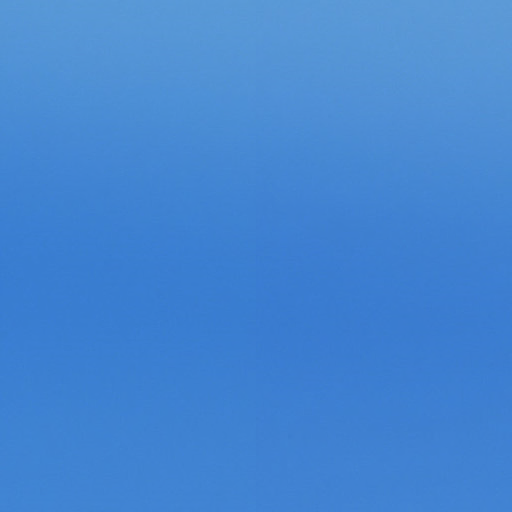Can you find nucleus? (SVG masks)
<instances>
[{
	"mask_svg": "<svg viewBox=\"0 0 512 512\" xmlns=\"http://www.w3.org/2000/svg\"><path fill=\"white\" fill-rule=\"evenodd\" d=\"M449 495H452V484H449Z\"/></svg>",
	"mask_w": 512,
	"mask_h": 512,
	"instance_id": "obj_35",
	"label": "nucleus"
},
{
	"mask_svg": "<svg viewBox=\"0 0 512 512\" xmlns=\"http://www.w3.org/2000/svg\"><path fill=\"white\" fill-rule=\"evenodd\" d=\"M449 459H452V432H449Z\"/></svg>",
	"mask_w": 512,
	"mask_h": 512,
	"instance_id": "obj_8",
	"label": "nucleus"
},
{
	"mask_svg": "<svg viewBox=\"0 0 512 512\" xmlns=\"http://www.w3.org/2000/svg\"><path fill=\"white\" fill-rule=\"evenodd\" d=\"M449 249H452V236H449Z\"/></svg>",
	"mask_w": 512,
	"mask_h": 512,
	"instance_id": "obj_30",
	"label": "nucleus"
},
{
	"mask_svg": "<svg viewBox=\"0 0 512 512\" xmlns=\"http://www.w3.org/2000/svg\"><path fill=\"white\" fill-rule=\"evenodd\" d=\"M449 495H452V484H449Z\"/></svg>",
	"mask_w": 512,
	"mask_h": 512,
	"instance_id": "obj_37",
	"label": "nucleus"
},
{
	"mask_svg": "<svg viewBox=\"0 0 512 512\" xmlns=\"http://www.w3.org/2000/svg\"><path fill=\"white\" fill-rule=\"evenodd\" d=\"M449 512H452V504H449Z\"/></svg>",
	"mask_w": 512,
	"mask_h": 512,
	"instance_id": "obj_49",
	"label": "nucleus"
},
{
	"mask_svg": "<svg viewBox=\"0 0 512 512\" xmlns=\"http://www.w3.org/2000/svg\"><path fill=\"white\" fill-rule=\"evenodd\" d=\"M449 459H452V432H449Z\"/></svg>",
	"mask_w": 512,
	"mask_h": 512,
	"instance_id": "obj_1",
	"label": "nucleus"
},
{
	"mask_svg": "<svg viewBox=\"0 0 512 512\" xmlns=\"http://www.w3.org/2000/svg\"><path fill=\"white\" fill-rule=\"evenodd\" d=\"M449 483H452V466H449Z\"/></svg>",
	"mask_w": 512,
	"mask_h": 512,
	"instance_id": "obj_18",
	"label": "nucleus"
},
{
	"mask_svg": "<svg viewBox=\"0 0 512 512\" xmlns=\"http://www.w3.org/2000/svg\"><path fill=\"white\" fill-rule=\"evenodd\" d=\"M449 235H452V228H449Z\"/></svg>",
	"mask_w": 512,
	"mask_h": 512,
	"instance_id": "obj_53",
	"label": "nucleus"
},
{
	"mask_svg": "<svg viewBox=\"0 0 512 512\" xmlns=\"http://www.w3.org/2000/svg\"><path fill=\"white\" fill-rule=\"evenodd\" d=\"M449 459H452V432H449Z\"/></svg>",
	"mask_w": 512,
	"mask_h": 512,
	"instance_id": "obj_6",
	"label": "nucleus"
},
{
	"mask_svg": "<svg viewBox=\"0 0 512 512\" xmlns=\"http://www.w3.org/2000/svg\"><path fill=\"white\" fill-rule=\"evenodd\" d=\"M449 495H452V484H449Z\"/></svg>",
	"mask_w": 512,
	"mask_h": 512,
	"instance_id": "obj_36",
	"label": "nucleus"
},
{
	"mask_svg": "<svg viewBox=\"0 0 512 512\" xmlns=\"http://www.w3.org/2000/svg\"><path fill=\"white\" fill-rule=\"evenodd\" d=\"M449 459H452V432H449Z\"/></svg>",
	"mask_w": 512,
	"mask_h": 512,
	"instance_id": "obj_9",
	"label": "nucleus"
},
{
	"mask_svg": "<svg viewBox=\"0 0 512 512\" xmlns=\"http://www.w3.org/2000/svg\"><path fill=\"white\" fill-rule=\"evenodd\" d=\"M449 219H452V204H449Z\"/></svg>",
	"mask_w": 512,
	"mask_h": 512,
	"instance_id": "obj_23",
	"label": "nucleus"
},
{
	"mask_svg": "<svg viewBox=\"0 0 512 512\" xmlns=\"http://www.w3.org/2000/svg\"><path fill=\"white\" fill-rule=\"evenodd\" d=\"M449 512H452V504H449Z\"/></svg>",
	"mask_w": 512,
	"mask_h": 512,
	"instance_id": "obj_51",
	"label": "nucleus"
},
{
	"mask_svg": "<svg viewBox=\"0 0 512 512\" xmlns=\"http://www.w3.org/2000/svg\"><path fill=\"white\" fill-rule=\"evenodd\" d=\"M449 415H452V408H449Z\"/></svg>",
	"mask_w": 512,
	"mask_h": 512,
	"instance_id": "obj_57",
	"label": "nucleus"
},
{
	"mask_svg": "<svg viewBox=\"0 0 512 512\" xmlns=\"http://www.w3.org/2000/svg\"><path fill=\"white\" fill-rule=\"evenodd\" d=\"M449 512H452V504H449Z\"/></svg>",
	"mask_w": 512,
	"mask_h": 512,
	"instance_id": "obj_41",
	"label": "nucleus"
},
{
	"mask_svg": "<svg viewBox=\"0 0 512 512\" xmlns=\"http://www.w3.org/2000/svg\"><path fill=\"white\" fill-rule=\"evenodd\" d=\"M449 512H452V504H449Z\"/></svg>",
	"mask_w": 512,
	"mask_h": 512,
	"instance_id": "obj_40",
	"label": "nucleus"
},
{
	"mask_svg": "<svg viewBox=\"0 0 512 512\" xmlns=\"http://www.w3.org/2000/svg\"><path fill=\"white\" fill-rule=\"evenodd\" d=\"M449 512H452V504H449Z\"/></svg>",
	"mask_w": 512,
	"mask_h": 512,
	"instance_id": "obj_48",
	"label": "nucleus"
},
{
	"mask_svg": "<svg viewBox=\"0 0 512 512\" xmlns=\"http://www.w3.org/2000/svg\"><path fill=\"white\" fill-rule=\"evenodd\" d=\"M449 459H452V432H449Z\"/></svg>",
	"mask_w": 512,
	"mask_h": 512,
	"instance_id": "obj_7",
	"label": "nucleus"
},
{
	"mask_svg": "<svg viewBox=\"0 0 512 512\" xmlns=\"http://www.w3.org/2000/svg\"><path fill=\"white\" fill-rule=\"evenodd\" d=\"M449 483H452V466H449Z\"/></svg>",
	"mask_w": 512,
	"mask_h": 512,
	"instance_id": "obj_21",
	"label": "nucleus"
},
{
	"mask_svg": "<svg viewBox=\"0 0 512 512\" xmlns=\"http://www.w3.org/2000/svg\"><path fill=\"white\" fill-rule=\"evenodd\" d=\"M449 483H452V466H449Z\"/></svg>",
	"mask_w": 512,
	"mask_h": 512,
	"instance_id": "obj_19",
	"label": "nucleus"
},
{
	"mask_svg": "<svg viewBox=\"0 0 512 512\" xmlns=\"http://www.w3.org/2000/svg\"><path fill=\"white\" fill-rule=\"evenodd\" d=\"M449 459H452V432H449Z\"/></svg>",
	"mask_w": 512,
	"mask_h": 512,
	"instance_id": "obj_11",
	"label": "nucleus"
},
{
	"mask_svg": "<svg viewBox=\"0 0 512 512\" xmlns=\"http://www.w3.org/2000/svg\"><path fill=\"white\" fill-rule=\"evenodd\" d=\"M449 219H452V204H449Z\"/></svg>",
	"mask_w": 512,
	"mask_h": 512,
	"instance_id": "obj_28",
	"label": "nucleus"
},
{
	"mask_svg": "<svg viewBox=\"0 0 512 512\" xmlns=\"http://www.w3.org/2000/svg\"><path fill=\"white\" fill-rule=\"evenodd\" d=\"M449 483H452V466H449Z\"/></svg>",
	"mask_w": 512,
	"mask_h": 512,
	"instance_id": "obj_17",
	"label": "nucleus"
},
{
	"mask_svg": "<svg viewBox=\"0 0 512 512\" xmlns=\"http://www.w3.org/2000/svg\"><path fill=\"white\" fill-rule=\"evenodd\" d=\"M449 415H452V408H449Z\"/></svg>",
	"mask_w": 512,
	"mask_h": 512,
	"instance_id": "obj_56",
	"label": "nucleus"
},
{
	"mask_svg": "<svg viewBox=\"0 0 512 512\" xmlns=\"http://www.w3.org/2000/svg\"><path fill=\"white\" fill-rule=\"evenodd\" d=\"M449 459H452V432H449Z\"/></svg>",
	"mask_w": 512,
	"mask_h": 512,
	"instance_id": "obj_3",
	"label": "nucleus"
},
{
	"mask_svg": "<svg viewBox=\"0 0 512 512\" xmlns=\"http://www.w3.org/2000/svg\"><path fill=\"white\" fill-rule=\"evenodd\" d=\"M449 495H452V484H449Z\"/></svg>",
	"mask_w": 512,
	"mask_h": 512,
	"instance_id": "obj_38",
	"label": "nucleus"
},
{
	"mask_svg": "<svg viewBox=\"0 0 512 512\" xmlns=\"http://www.w3.org/2000/svg\"><path fill=\"white\" fill-rule=\"evenodd\" d=\"M449 512H452V504H449Z\"/></svg>",
	"mask_w": 512,
	"mask_h": 512,
	"instance_id": "obj_50",
	"label": "nucleus"
},
{
	"mask_svg": "<svg viewBox=\"0 0 512 512\" xmlns=\"http://www.w3.org/2000/svg\"><path fill=\"white\" fill-rule=\"evenodd\" d=\"M449 249H452V236H449Z\"/></svg>",
	"mask_w": 512,
	"mask_h": 512,
	"instance_id": "obj_32",
	"label": "nucleus"
},
{
	"mask_svg": "<svg viewBox=\"0 0 512 512\" xmlns=\"http://www.w3.org/2000/svg\"><path fill=\"white\" fill-rule=\"evenodd\" d=\"M449 219H452V204H449Z\"/></svg>",
	"mask_w": 512,
	"mask_h": 512,
	"instance_id": "obj_24",
	"label": "nucleus"
},
{
	"mask_svg": "<svg viewBox=\"0 0 512 512\" xmlns=\"http://www.w3.org/2000/svg\"><path fill=\"white\" fill-rule=\"evenodd\" d=\"M449 483H452V466H449Z\"/></svg>",
	"mask_w": 512,
	"mask_h": 512,
	"instance_id": "obj_20",
	"label": "nucleus"
},
{
	"mask_svg": "<svg viewBox=\"0 0 512 512\" xmlns=\"http://www.w3.org/2000/svg\"><path fill=\"white\" fill-rule=\"evenodd\" d=\"M449 235H452V228H449Z\"/></svg>",
	"mask_w": 512,
	"mask_h": 512,
	"instance_id": "obj_54",
	"label": "nucleus"
},
{
	"mask_svg": "<svg viewBox=\"0 0 512 512\" xmlns=\"http://www.w3.org/2000/svg\"><path fill=\"white\" fill-rule=\"evenodd\" d=\"M449 219H452V204H449Z\"/></svg>",
	"mask_w": 512,
	"mask_h": 512,
	"instance_id": "obj_26",
	"label": "nucleus"
},
{
	"mask_svg": "<svg viewBox=\"0 0 512 512\" xmlns=\"http://www.w3.org/2000/svg\"><path fill=\"white\" fill-rule=\"evenodd\" d=\"M449 512H452V504H449Z\"/></svg>",
	"mask_w": 512,
	"mask_h": 512,
	"instance_id": "obj_47",
	"label": "nucleus"
},
{
	"mask_svg": "<svg viewBox=\"0 0 512 512\" xmlns=\"http://www.w3.org/2000/svg\"><path fill=\"white\" fill-rule=\"evenodd\" d=\"M449 459H452V432H449Z\"/></svg>",
	"mask_w": 512,
	"mask_h": 512,
	"instance_id": "obj_4",
	"label": "nucleus"
},
{
	"mask_svg": "<svg viewBox=\"0 0 512 512\" xmlns=\"http://www.w3.org/2000/svg\"><path fill=\"white\" fill-rule=\"evenodd\" d=\"M449 483H452V466H449Z\"/></svg>",
	"mask_w": 512,
	"mask_h": 512,
	"instance_id": "obj_15",
	"label": "nucleus"
},
{
	"mask_svg": "<svg viewBox=\"0 0 512 512\" xmlns=\"http://www.w3.org/2000/svg\"><path fill=\"white\" fill-rule=\"evenodd\" d=\"M449 503H452V496H449Z\"/></svg>",
	"mask_w": 512,
	"mask_h": 512,
	"instance_id": "obj_59",
	"label": "nucleus"
},
{
	"mask_svg": "<svg viewBox=\"0 0 512 512\" xmlns=\"http://www.w3.org/2000/svg\"><path fill=\"white\" fill-rule=\"evenodd\" d=\"M449 249H452V236H449Z\"/></svg>",
	"mask_w": 512,
	"mask_h": 512,
	"instance_id": "obj_33",
	"label": "nucleus"
},
{
	"mask_svg": "<svg viewBox=\"0 0 512 512\" xmlns=\"http://www.w3.org/2000/svg\"><path fill=\"white\" fill-rule=\"evenodd\" d=\"M449 339H450V340L452 339V336H451V335L449 336Z\"/></svg>",
	"mask_w": 512,
	"mask_h": 512,
	"instance_id": "obj_63",
	"label": "nucleus"
},
{
	"mask_svg": "<svg viewBox=\"0 0 512 512\" xmlns=\"http://www.w3.org/2000/svg\"><path fill=\"white\" fill-rule=\"evenodd\" d=\"M449 512H452V504H449Z\"/></svg>",
	"mask_w": 512,
	"mask_h": 512,
	"instance_id": "obj_46",
	"label": "nucleus"
},
{
	"mask_svg": "<svg viewBox=\"0 0 512 512\" xmlns=\"http://www.w3.org/2000/svg\"><path fill=\"white\" fill-rule=\"evenodd\" d=\"M449 503H452V496H449Z\"/></svg>",
	"mask_w": 512,
	"mask_h": 512,
	"instance_id": "obj_60",
	"label": "nucleus"
},
{
	"mask_svg": "<svg viewBox=\"0 0 512 512\" xmlns=\"http://www.w3.org/2000/svg\"><path fill=\"white\" fill-rule=\"evenodd\" d=\"M449 415H452V408H449Z\"/></svg>",
	"mask_w": 512,
	"mask_h": 512,
	"instance_id": "obj_58",
	"label": "nucleus"
},
{
	"mask_svg": "<svg viewBox=\"0 0 512 512\" xmlns=\"http://www.w3.org/2000/svg\"><path fill=\"white\" fill-rule=\"evenodd\" d=\"M449 503H452V496H449Z\"/></svg>",
	"mask_w": 512,
	"mask_h": 512,
	"instance_id": "obj_61",
	"label": "nucleus"
},
{
	"mask_svg": "<svg viewBox=\"0 0 512 512\" xmlns=\"http://www.w3.org/2000/svg\"><path fill=\"white\" fill-rule=\"evenodd\" d=\"M449 219H452V204H449Z\"/></svg>",
	"mask_w": 512,
	"mask_h": 512,
	"instance_id": "obj_25",
	"label": "nucleus"
},
{
	"mask_svg": "<svg viewBox=\"0 0 512 512\" xmlns=\"http://www.w3.org/2000/svg\"><path fill=\"white\" fill-rule=\"evenodd\" d=\"M449 459H452V432H449Z\"/></svg>",
	"mask_w": 512,
	"mask_h": 512,
	"instance_id": "obj_13",
	"label": "nucleus"
},
{
	"mask_svg": "<svg viewBox=\"0 0 512 512\" xmlns=\"http://www.w3.org/2000/svg\"><path fill=\"white\" fill-rule=\"evenodd\" d=\"M449 512H452V504H449Z\"/></svg>",
	"mask_w": 512,
	"mask_h": 512,
	"instance_id": "obj_42",
	"label": "nucleus"
},
{
	"mask_svg": "<svg viewBox=\"0 0 512 512\" xmlns=\"http://www.w3.org/2000/svg\"><path fill=\"white\" fill-rule=\"evenodd\" d=\"M449 459H452V432H449Z\"/></svg>",
	"mask_w": 512,
	"mask_h": 512,
	"instance_id": "obj_2",
	"label": "nucleus"
},
{
	"mask_svg": "<svg viewBox=\"0 0 512 512\" xmlns=\"http://www.w3.org/2000/svg\"><path fill=\"white\" fill-rule=\"evenodd\" d=\"M449 219H452V204H449Z\"/></svg>",
	"mask_w": 512,
	"mask_h": 512,
	"instance_id": "obj_22",
	"label": "nucleus"
},
{
	"mask_svg": "<svg viewBox=\"0 0 512 512\" xmlns=\"http://www.w3.org/2000/svg\"><path fill=\"white\" fill-rule=\"evenodd\" d=\"M449 459H452V432H449Z\"/></svg>",
	"mask_w": 512,
	"mask_h": 512,
	"instance_id": "obj_5",
	"label": "nucleus"
},
{
	"mask_svg": "<svg viewBox=\"0 0 512 512\" xmlns=\"http://www.w3.org/2000/svg\"><path fill=\"white\" fill-rule=\"evenodd\" d=\"M449 483H452V466H449Z\"/></svg>",
	"mask_w": 512,
	"mask_h": 512,
	"instance_id": "obj_16",
	"label": "nucleus"
},
{
	"mask_svg": "<svg viewBox=\"0 0 512 512\" xmlns=\"http://www.w3.org/2000/svg\"><path fill=\"white\" fill-rule=\"evenodd\" d=\"M449 512H452V504H449Z\"/></svg>",
	"mask_w": 512,
	"mask_h": 512,
	"instance_id": "obj_52",
	"label": "nucleus"
},
{
	"mask_svg": "<svg viewBox=\"0 0 512 512\" xmlns=\"http://www.w3.org/2000/svg\"><path fill=\"white\" fill-rule=\"evenodd\" d=\"M449 249H452V236H449Z\"/></svg>",
	"mask_w": 512,
	"mask_h": 512,
	"instance_id": "obj_34",
	"label": "nucleus"
},
{
	"mask_svg": "<svg viewBox=\"0 0 512 512\" xmlns=\"http://www.w3.org/2000/svg\"><path fill=\"white\" fill-rule=\"evenodd\" d=\"M449 459H452V432H449Z\"/></svg>",
	"mask_w": 512,
	"mask_h": 512,
	"instance_id": "obj_10",
	"label": "nucleus"
},
{
	"mask_svg": "<svg viewBox=\"0 0 512 512\" xmlns=\"http://www.w3.org/2000/svg\"><path fill=\"white\" fill-rule=\"evenodd\" d=\"M449 512H452V504H449Z\"/></svg>",
	"mask_w": 512,
	"mask_h": 512,
	"instance_id": "obj_43",
	"label": "nucleus"
},
{
	"mask_svg": "<svg viewBox=\"0 0 512 512\" xmlns=\"http://www.w3.org/2000/svg\"><path fill=\"white\" fill-rule=\"evenodd\" d=\"M449 249H452V236H449Z\"/></svg>",
	"mask_w": 512,
	"mask_h": 512,
	"instance_id": "obj_31",
	"label": "nucleus"
},
{
	"mask_svg": "<svg viewBox=\"0 0 512 512\" xmlns=\"http://www.w3.org/2000/svg\"><path fill=\"white\" fill-rule=\"evenodd\" d=\"M449 219H452V204H449Z\"/></svg>",
	"mask_w": 512,
	"mask_h": 512,
	"instance_id": "obj_27",
	"label": "nucleus"
},
{
	"mask_svg": "<svg viewBox=\"0 0 512 512\" xmlns=\"http://www.w3.org/2000/svg\"><path fill=\"white\" fill-rule=\"evenodd\" d=\"M449 512H452V504H449Z\"/></svg>",
	"mask_w": 512,
	"mask_h": 512,
	"instance_id": "obj_45",
	"label": "nucleus"
},
{
	"mask_svg": "<svg viewBox=\"0 0 512 512\" xmlns=\"http://www.w3.org/2000/svg\"><path fill=\"white\" fill-rule=\"evenodd\" d=\"M449 285H450V286L452 285V282H451V281L449 282Z\"/></svg>",
	"mask_w": 512,
	"mask_h": 512,
	"instance_id": "obj_62",
	"label": "nucleus"
},
{
	"mask_svg": "<svg viewBox=\"0 0 512 512\" xmlns=\"http://www.w3.org/2000/svg\"><path fill=\"white\" fill-rule=\"evenodd\" d=\"M449 235H452V228H449Z\"/></svg>",
	"mask_w": 512,
	"mask_h": 512,
	"instance_id": "obj_55",
	"label": "nucleus"
},
{
	"mask_svg": "<svg viewBox=\"0 0 512 512\" xmlns=\"http://www.w3.org/2000/svg\"><path fill=\"white\" fill-rule=\"evenodd\" d=\"M449 459H452V432H449Z\"/></svg>",
	"mask_w": 512,
	"mask_h": 512,
	"instance_id": "obj_12",
	"label": "nucleus"
},
{
	"mask_svg": "<svg viewBox=\"0 0 512 512\" xmlns=\"http://www.w3.org/2000/svg\"><path fill=\"white\" fill-rule=\"evenodd\" d=\"M449 512H452V504H449Z\"/></svg>",
	"mask_w": 512,
	"mask_h": 512,
	"instance_id": "obj_44",
	"label": "nucleus"
},
{
	"mask_svg": "<svg viewBox=\"0 0 512 512\" xmlns=\"http://www.w3.org/2000/svg\"><path fill=\"white\" fill-rule=\"evenodd\" d=\"M449 483H452V466H449Z\"/></svg>",
	"mask_w": 512,
	"mask_h": 512,
	"instance_id": "obj_14",
	"label": "nucleus"
},
{
	"mask_svg": "<svg viewBox=\"0 0 512 512\" xmlns=\"http://www.w3.org/2000/svg\"><path fill=\"white\" fill-rule=\"evenodd\" d=\"M449 249H452V236H449Z\"/></svg>",
	"mask_w": 512,
	"mask_h": 512,
	"instance_id": "obj_29",
	"label": "nucleus"
},
{
	"mask_svg": "<svg viewBox=\"0 0 512 512\" xmlns=\"http://www.w3.org/2000/svg\"><path fill=\"white\" fill-rule=\"evenodd\" d=\"M449 495H452V484H449Z\"/></svg>",
	"mask_w": 512,
	"mask_h": 512,
	"instance_id": "obj_39",
	"label": "nucleus"
},
{
	"mask_svg": "<svg viewBox=\"0 0 512 512\" xmlns=\"http://www.w3.org/2000/svg\"><path fill=\"white\" fill-rule=\"evenodd\" d=\"M449 361H450V362L452 361V358H451V357L449 358Z\"/></svg>",
	"mask_w": 512,
	"mask_h": 512,
	"instance_id": "obj_64",
	"label": "nucleus"
}]
</instances>
